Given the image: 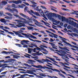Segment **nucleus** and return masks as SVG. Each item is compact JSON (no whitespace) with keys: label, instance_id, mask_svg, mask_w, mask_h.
<instances>
[{"label":"nucleus","instance_id":"obj_1","mask_svg":"<svg viewBox=\"0 0 78 78\" xmlns=\"http://www.w3.org/2000/svg\"><path fill=\"white\" fill-rule=\"evenodd\" d=\"M34 62H36V61L34 60L30 59L28 60V62H27V63H28V64H31V66H33V67H36V68H41V69H51V70H52L54 72H59L58 75H60V76H62V77H63V78H64L65 77V76L64 75L60 73L61 72L58 70L56 69H53L51 68H49L47 66H42L41 65H38L37 66L34 65Z\"/></svg>","mask_w":78,"mask_h":78},{"label":"nucleus","instance_id":"obj_2","mask_svg":"<svg viewBox=\"0 0 78 78\" xmlns=\"http://www.w3.org/2000/svg\"><path fill=\"white\" fill-rule=\"evenodd\" d=\"M62 21H64V22H66L67 23H69V25H72V26H76V23L74 22L73 21H72L70 20H69V19L66 18L64 17H62L61 18Z\"/></svg>","mask_w":78,"mask_h":78},{"label":"nucleus","instance_id":"obj_3","mask_svg":"<svg viewBox=\"0 0 78 78\" xmlns=\"http://www.w3.org/2000/svg\"><path fill=\"white\" fill-rule=\"evenodd\" d=\"M61 39H62L61 40L62 41V42L65 44H66V46H69V47H70L76 48H77V49H78V47L77 46L74 45H72L70 44V43L67 42V41H67V39H66V38L61 37Z\"/></svg>","mask_w":78,"mask_h":78},{"label":"nucleus","instance_id":"obj_4","mask_svg":"<svg viewBox=\"0 0 78 78\" xmlns=\"http://www.w3.org/2000/svg\"><path fill=\"white\" fill-rule=\"evenodd\" d=\"M18 24H9V25H11L12 27L13 28H17L18 27V28H20L22 27H25V25L24 24L21 23H17Z\"/></svg>","mask_w":78,"mask_h":78},{"label":"nucleus","instance_id":"obj_5","mask_svg":"<svg viewBox=\"0 0 78 78\" xmlns=\"http://www.w3.org/2000/svg\"><path fill=\"white\" fill-rule=\"evenodd\" d=\"M41 12L43 15V17H44L46 20H47V18L46 17V16H51V14L48 13V12H49L47 10H45L44 12L43 11H42Z\"/></svg>","mask_w":78,"mask_h":78},{"label":"nucleus","instance_id":"obj_6","mask_svg":"<svg viewBox=\"0 0 78 78\" xmlns=\"http://www.w3.org/2000/svg\"><path fill=\"white\" fill-rule=\"evenodd\" d=\"M19 32L20 33V34H22V35H23V36H25L26 37H28V38H29L30 37H31L32 38H33V39H37V38L36 37H34V36H33L32 35H30V36L29 35H28L27 34L22 33L23 32V31L22 30H21L20 31V32Z\"/></svg>","mask_w":78,"mask_h":78},{"label":"nucleus","instance_id":"obj_7","mask_svg":"<svg viewBox=\"0 0 78 78\" xmlns=\"http://www.w3.org/2000/svg\"><path fill=\"white\" fill-rule=\"evenodd\" d=\"M59 52L60 53V54L61 55H62V56H64L65 58H66V59H69V58H68V56L66 55H65L66 54V52L64 51H63L60 50L59 51Z\"/></svg>","mask_w":78,"mask_h":78},{"label":"nucleus","instance_id":"obj_8","mask_svg":"<svg viewBox=\"0 0 78 78\" xmlns=\"http://www.w3.org/2000/svg\"><path fill=\"white\" fill-rule=\"evenodd\" d=\"M7 10H8V11H10V12H17V13H18L19 12H18V10H17V9H16L14 8H12V9H10L9 8H7Z\"/></svg>","mask_w":78,"mask_h":78},{"label":"nucleus","instance_id":"obj_9","mask_svg":"<svg viewBox=\"0 0 78 78\" xmlns=\"http://www.w3.org/2000/svg\"><path fill=\"white\" fill-rule=\"evenodd\" d=\"M46 32H47V33H50V34H51L52 35H53L54 36V38H55V39H57L58 38V35L56 34H55L54 33H51V32L48 31L46 30Z\"/></svg>","mask_w":78,"mask_h":78},{"label":"nucleus","instance_id":"obj_10","mask_svg":"<svg viewBox=\"0 0 78 78\" xmlns=\"http://www.w3.org/2000/svg\"><path fill=\"white\" fill-rule=\"evenodd\" d=\"M41 50H43V51H47V50L46 49H44L43 48V47H44V48H47V47L44 45H41Z\"/></svg>","mask_w":78,"mask_h":78},{"label":"nucleus","instance_id":"obj_11","mask_svg":"<svg viewBox=\"0 0 78 78\" xmlns=\"http://www.w3.org/2000/svg\"><path fill=\"white\" fill-rule=\"evenodd\" d=\"M13 53L14 52L12 51H10V52H7L5 51H3L1 52L3 54H5V55H8V54H11V53Z\"/></svg>","mask_w":78,"mask_h":78},{"label":"nucleus","instance_id":"obj_12","mask_svg":"<svg viewBox=\"0 0 78 78\" xmlns=\"http://www.w3.org/2000/svg\"><path fill=\"white\" fill-rule=\"evenodd\" d=\"M53 15L54 17H58L59 19H61V15L58 14H56V13H53Z\"/></svg>","mask_w":78,"mask_h":78},{"label":"nucleus","instance_id":"obj_13","mask_svg":"<svg viewBox=\"0 0 78 78\" xmlns=\"http://www.w3.org/2000/svg\"><path fill=\"white\" fill-rule=\"evenodd\" d=\"M60 64L62 65V66H63L64 67H66V68H69V67L67 66H66V65H67V63L65 62L64 63L62 62H60Z\"/></svg>","mask_w":78,"mask_h":78},{"label":"nucleus","instance_id":"obj_14","mask_svg":"<svg viewBox=\"0 0 78 78\" xmlns=\"http://www.w3.org/2000/svg\"><path fill=\"white\" fill-rule=\"evenodd\" d=\"M14 3L16 4V5H19V4H21L22 3V1L20 0L15 1H14Z\"/></svg>","mask_w":78,"mask_h":78},{"label":"nucleus","instance_id":"obj_15","mask_svg":"<svg viewBox=\"0 0 78 78\" xmlns=\"http://www.w3.org/2000/svg\"><path fill=\"white\" fill-rule=\"evenodd\" d=\"M29 41L28 40H23L21 41V44H22V45H24V44L23 43H25L27 44L28 42H29Z\"/></svg>","mask_w":78,"mask_h":78},{"label":"nucleus","instance_id":"obj_16","mask_svg":"<svg viewBox=\"0 0 78 78\" xmlns=\"http://www.w3.org/2000/svg\"><path fill=\"white\" fill-rule=\"evenodd\" d=\"M0 21L2 23H4L5 25H7V24L5 23H6V20H5V19L4 18L1 19H0Z\"/></svg>","mask_w":78,"mask_h":78},{"label":"nucleus","instance_id":"obj_17","mask_svg":"<svg viewBox=\"0 0 78 78\" xmlns=\"http://www.w3.org/2000/svg\"><path fill=\"white\" fill-rule=\"evenodd\" d=\"M29 39L30 41H33V42H38V43H41V41L37 40H33L32 39H31L30 38H29Z\"/></svg>","mask_w":78,"mask_h":78},{"label":"nucleus","instance_id":"obj_18","mask_svg":"<svg viewBox=\"0 0 78 78\" xmlns=\"http://www.w3.org/2000/svg\"><path fill=\"white\" fill-rule=\"evenodd\" d=\"M47 58H48V59H50L51 61H53V62H55V63H58L57 62L55 61V59H54V58H53L50 57H47Z\"/></svg>","mask_w":78,"mask_h":78},{"label":"nucleus","instance_id":"obj_19","mask_svg":"<svg viewBox=\"0 0 78 78\" xmlns=\"http://www.w3.org/2000/svg\"><path fill=\"white\" fill-rule=\"evenodd\" d=\"M3 30H4V31H5V32H6L7 33H9V34H14V33H13L12 32H9V31H8V30H6L5 29H3Z\"/></svg>","mask_w":78,"mask_h":78},{"label":"nucleus","instance_id":"obj_20","mask_svg":"<svg viewBox=\"0 0 78 78\" xmlns=\"http://www.w3.org/2000/svg\"><path fill=\"white\" fill-rule=\"evenodd\" d=\"M3 62L4 63H7V62H8V61L6 60L5 61V60H0V63H1V62Z\"/></svg>","mask_w":78,"mask_h":78},{"label":"nucleus","instance_id":"obj_21","mask_svg":"<svg viewBox=\"0 0 78 78\" xmlns=\"http://www.w3.org/2000/svg\"><path fill=\"white\" fill-rule=\"evenodd\" d=\"M34 10H36V11H37L39 12H41V9H39V6H38L36 7V8H34Z\"/></svg>","mask_w":78,"mask_h":78},{"label":"nucleus","instance_id":"obj_22","mask_svg":"<svg viewBox=\"0 0 78 78\" xmlns=\"http://www.w3.org/2000/svg\"><path fill=\"white\" fill-rule=\"evenodd\" d=\"M5 14H7V15H8L10 17H12V15L9 12H6L5 13Z\"/></svg>","mask_w":78,"mask_h":78},{"label":"nucleus","instance_id":"obj_23","mask_svg":"<svg viewBox=\"0 0 78 78\" xmlns=\"http://www.w3.org/2000/svg\"><path fill=\"white\" fill-rule=\"evenodd\" d=\"M34 22H35V25H38L39 24V22H38V21H37V20H36L34 19Z\"/></svg>","mask_w":78,"mask_h":78},{"label":"nucleus","instance_id":"obj_24","mask_svg":"<svg viewBox=\"0 0 78 78\" xmlns=\"http://www.w3.org/2000/svg\"><path fill=\"white\" fill-rule=\"evenodd\" d=\"M13 58H15V59H18L19 58H20V56L17 55H13Z\"/></svg>","mask_w":78,"mask_h":78},{"label":"nucleus","instance_id":"obj_25","mask_svg":"<svg viewBox=\"0 0 78 78\" xmlns=\"http://www.w3.org/2000/svg\"><path fill=\"white\" fill-rule=\"evenodd\" d=\"M27 30H33V29L34 28L32 27H27Z\"/></svg>","mask_w":78,"mask_h":78},{"label":"nucleus","instance_id":"obj_26","mask_svg":"<svg viewBox=\"0 0 78 78\" xmlns=\"http://www.w3.org/2000/svg\"><path fill=\"white\" fill-rule=\"evenodd\" d=\"M28 73H30V74H31L32 75H36V74H35V73H34V72H33V71H30L29 70L28 71Z\"/></svg>","mask_w":78,"mask_h":78},{"label":"nucleus","instance_id":"obj_27","mask_svg":"<svg viewBox=\"0 0 78 78\" xmlns=\"http://www.w3.org/2000/svg\"><path fill=\"white\" fill-rule=\"evenodd\" d=\"M2 3L3 4V5H6L7 4V2H6V1H2Z\"/></svg>","mask_w":78,"mask_h":78},{"label":"nucleus","instance_id":"obj_28","mask_svg":"<svg viewBox=\"0 0 78 78\" xmlns=\"http://www.w3.org/2000/svg\"><path fill=\"white\" fill-rule=\"evenodd\" d=\"M5 19H9V20H11V19H12V17H9L8 16H6L5 17Z\"/></svg>","mask_w":78,"mask_h":78},{"label":"nucleus","instance_id":"obj_29","mask_svg":"<svg viewBox=\"0 0 78 78\" xmlns=\"http://www.w3.org/2000/svg\"><path fill=\"white\" fill-rule=\"evenodd\" d=\"M31 51H33V49H31V48H28V53H31Z\"/></svg>","mask_w":78,"mask_h":78},{"label":"nucleus","instance_id":"obj_30","mask_svg":"<svg viewBox=\"0 0 78 78\" xmlns=\"http://www.w3.org/2000/svg\"><path fill=\"white\" fill-rule=\"evenodd\" d=\"M35 47H36V49L37 50H38V51H41V48L37 47V45H36L35 46Z\"/></svg>","mask_w":78,"mask_h":78},{"label":"nucleus","instance_id":"obj_31","mask_svg":"<svg viewBox=\"0 0 78 78\" xmlns=\"http://www.w3.org/2000/svg\"><path fill=\"white\" fill-rule=\"evenodd\" d=\"M42 60H43V62H51V61L49 60L48 59H46V60L42 59Z\"/></svg>","mask_w":78,"mask_h":78},{"label":"nucleus","instance_id":"obj_32","mask_svg":"<svg viewBox=\"0 0 78 78\" xmlns=\"http://www.w3.org/2000/svg\"><path fill=\"white\" fill-rule=\"evenodd\" d=\"M24 66H25L26 67H30V68H31V66L30 65H29L28 64H27L26 63L24 64Z\"/></svg>","mask_w":78,"mask_h":78},{"label":"nucleus","instance_id":"obj_33","mask_svg":"<svg viewBox=\"0 0 78 78\" xmlns=\"http://www.w3.org/2000/svg\"><path fill=\"white\" fill-rule=\"evenodd\" d=\"M24 75H26V76H28L29 77H34V76L33 75H28V74H24Z\"/></svg>","mask_w":78,"mask_h":78},{"label":"nucleus","instance_id":"obj_34","mask_svg":"<svg viewBox=\"0 0 78 78\" xmlns=\"http://www.w3.org/2000/svg\"><path fill=\"white\" fill-rule=\"evenodd\" d=\"M5 67H8L9 68H15V67L14 66H5Z\"/></svg>","mask_w":78,"mask_h":78},{"label":"nucleus","instance_id":"obj_35","mask_svg":"<svg viewBox=\"0 0 78 78\" xmlns=\"http://www.w3.org/2000/svg\"><path fill=\"white\" fill-rule=\"evenodd\" d=\"M20 16H23V17H25V18H26V17H27V16L25 15H24L23 14L21 13H20Z\"/></svg>","mask_w":78,"mask_h":78},{"label":"nucleus","instance_id":"obj_36","mask_svg":"<svg viewBox=\"0 0 78 78\" xmlns=\"http://www.w3.org/2000/svg\"><path fill=\"white\" fill-rule=\"evenodd\" d=\"M49 49H50V50L51 51H58V50H54V49H53L52 48L49 47Z\"/></svg>","mask_w":78,"mask_h":78},{"label":"nucleus","instance_id":"obj_37","mask_svg":"<svg viewBox=\"0 0 78 78\" xmlns=\"http://www.w3.org/2000/svg\"><path fill=\"white\" fill-rule=\"evenodd\" d=\"M12 8H17V7L16 6V5L14 4H12Z\"/></svg>","mask_w":78,"mask_h":78},{"label":"nucleus","instance_id":"obj_38","mask_svg":"<svg viewBox=\"0 0 78 78\" xmlns=\"http://www.w3.org/2000/svg\"><path fill=\"white\" fill-rule=\"evenodd\" d=\"M59 48H60L61 50H67V48H62L60 46H59Z\"/></svg>","mask_w":78,"mask_h":78},{"label":"nucleus","instance_id":"obj_39","mask_svg":"<svg viewBox=\"0 0 78 78\" xmlns=\"http://www.w3.org/2000/svg\"><path fill=\"white\" fill-rule=\"evenodd\" d=\"M3 15V12L0 11V17H2Z\"/></svg>","mask_w":78,"mask_h":78},{"label":"nucleus","instance_id":"obj_40","mask_svg":"<svg viewBox=\"0 0 78 78\" xmlns=\"http://www.w3.org/2000/svg\"><path fill=\"white\" fill-rule=\"evenodd\" d=\"M62 9L63 11H69V9H65L64 8H62Z\"/></svg>","mask_w":78,"mask_h":78},{"label":"nucleus","instance_id":"obj_41","mask_svg":"<svg viewBox=\"0 0 78 78\" xmlns=\"http://www.w3.org/2000/svg\"><path fill=\"white\" fill-rule=\"evenodd\" d=\"M30 2H31V3H32V4H34L35 5H37V3H35V2L34 1H30Z\"/></svg>","mask_w":78,"mask_h":78},{"label":"nucleus","instance_id":"obj_42","mask_svg":"<svg viewBox=\"0 0 78 78\" xmlns=\"http://www.w3.org/2000/svg\"><path fill=\"white\" fill-rule=\"evenodd\" d=\"M30 6L31 7H32V8H35V7H36V6H37V5H30Z\"/></svg>","mask_w":78,"mask_h":78},{"label":"nucleus","instance_id":"obj_43","mask_svg":"<svg viewBox=\"0 0 78 78\" xmlns=\"http://www.w3.org/2000/svg\"><path fill=\"white\" fill-rule=\"evenodd\" d=\"M31 12L29 11V13L30 14H31V13H33V14H34V12H34V11H33L32 10H31Z\"/></svg>","mask_w":78,"mask_h":78},{"label":"nucleus","instance_id":"obj_44","mask_svg":"<svg viewBox=\"0 0 78 78\" xmlns=\"http://www.w3.org/2000/svg\"><path fill=\"white\" fill-rule=\"evenodd\" d=\"M34 14L36 15V16H39V14L36 12H35Z\"/></svg>","mask_w":78,"mask_h":78},{"label":"nucleus","instance_id":"obj_45","mask_svg":"<svg viewBox=\"0 0 78 78\" xmlns=\"http://www.w3.org/2000/svg\"><path fill=\"white\" fill-rule=\"evenodd\" d=\"M34 14L36 15V16H39V14L36 12H35Z\"/></svg>","mask_w":78,"mask_h":78},{"label":"nucleus","instance_id":"obj_46","mask_svg":"<svg viewBox=\"0 0 78 78\" xmlns=\"http://www.w3.org/2000/svg\"><path fill=\"white\" fill-rule=\"evenodd\" d=\"M49 44H51V46H52V47H54V46L55 45V44H54L53 43H50V42H49Z\"/></svg>","mask_w":78,"mask_h":78},{"label":"nucleus","instance_id":"obj_47","mask_svg":"<svg viewBox=\"0 0 78 78\" xmlns=\"http://www.w3.org/2000/svg\"><path fill=\"white\" fill-rule=\"evenodd\" d=\"M63 1L65 2L66 3H70V2H69V1H67L66 0H63Z\"/></svg>","mask_w":78,"mask_h":78},{"label":"nucleus","instance_id":"obj_48","mask_svg":"<svg viewBox=\"0 0 78 78\" xmlns=\"http://www.w3.org/2000/svg\"><path fill=\"white\" fill-rule=\"evenodd\" d=\"M35 60H37V62H40L41 63H42V62H41V60H39V59H35Z\"/></svg>","mask_w":78,"mask_h":78},{"label":"nucleus","instance_id":"obj_49","mask_svg":"<svg viewBox=\"0 0 78 78\" xmlns=\"http://www.w3.org/2000/svg\"><path fill=\"white\" fill-rule=\"evenodd\" d=\"M15 45H17V46H18L19 47H21V44H15Z\"/></svg>","mask_w":78,"mask_h":78},{"label":"nucleus","instance_id":"obj_50","mask_svg":"<svg viewBox=\"0 0 78 78\" xmlns=\"http://www.w3.org/2000/svg\"><path fill=\"white\" fill-rule=\"evenodd\" d=\"M41 8H43V9H45V10H46V9H47V8H46V7H45L44 6L41 5Z\"/></svg>","mask_w":78,"mask_h":78},{"label":"nucleus","instance_id":"obj_51","mask_svg":"<svg viewBox=\"0 0 78 78\" xmlns=\"http://www.w3.org/2000/svg\"><path fill=\"white\" fill-rule=\"evenodd\" d=\"M40 51H37L36 52V53H33V55H37V54H39V53H40Z\"/></svg>","mask_w":78,"mask_h":78},{"label":"nucleus","instance_id":"obj_52","mask_svg":"<svg viewBox=\"0 0 78 78\" xmlns=\"http://www.w3.org/2000/svg\"><path fill=\"white\" fill-rule=\"evenodd\" d=\"M30 43V44H30L31 45H32V46H33V47H34L36 46V45L35 44H33L32 43Z\"/></svg>","mask_w":78,"mask_h":78},{"label":"nucleus","instance_id":"obj_53","mask_svg":"<svg viewBox=\"0 0 78 78\" xmlns=\"http://www.w3.org/2000/svg\"><path fill=\"white\" fill-rule=\"evenodd\" d=\"M63 59L65 60V61L67 62H68V61H69V60L67 59L66 58H64Z\"/></svg>","mask_w":78,"mask_h":78},{"label":"nucleus","instance_id":"obj_54","mask_svg":"<svg viewBox=\"0 0 78 78\" xmlns=\"http://www.w3.org/2000/svg\"><path fill=\"white\" fill-rule=\"evenodd\" d=\"M13 33H15V34H16V35H18L19 34V33H18V32H16L15 31H13Z\"/></svg>","mask_w":78,"mask_h":78},{"label":"nucleus","instance_id":"obj_55","mask_svg":"<svg viewBox=\"0 0 78 78\" xmlns=\"http://www.w3.org/2000/svg\"><path fill=\"white\" fill-rule=\"evenodd\" d=\"M41 76H44V77L47 76L45 75V74H41Z\"/></svg>","mask_w":78,"mask_h":78},{"label":"nucleus","instance_id":"obj_56","mask_svg":"<svg viewBox=\"0 0 78 78\" xmlns=\"http://www.w3.org/2000/svg\"><path fill=\"white\" fill-rule=\"evenodd\" d=\"M44 24L45 25H46V26H47H47L50 25V24L48 23H44Z\"/></svg>","mask_w":78,"mask_h":78},{"label":"nucleus","instance_id":"obj_57","mask_svg":"<svg viewBox=\"0 0 78 78\" xmlns=\"http://www.w3.org/2000/svg\"><path fill=\"white\" fill-rule=\"evenodd\" d=\"M32 34L33 35H37V34H39V33H33Z\"/></svg>","mask_w":78,"mask_h":78},{"label":"nucleus","instance_id":"obj_58","mask_svg":"<svg viewBox=\"0 0 78 78\" xmlns=\"http://www.w3.org/2000/svg\"><path fill=\"white\" fill-rule=\"evenodd\" d=\"M41 55H43L42 53L37 54V56H41Z\"/></svg>","mask_w":78,"mask_h":78},{"label":"nucleus","instance_id":"obj_59","mask_svg":"<svg viewBox=\"0 0 78 78\" xmlns=\"http://www.w3.org/2000/svg\"><path fill=\"white\" fill-rule=\"evenodd\" d=\"M7 71H5V72H4L2 73H1V74H4V75H5V74H6V73H7Z\"/></svg>","mask_w":78,"mask_h":78},{"label":"nucleus","instance_id":"obj_60","mask_svg":"<svg viewBox=\"0 0 78 78\" xmlns=\"http://www.w3.org/2000/svg\"><path fill=\"white\" fill-rule=\"evenodd\" d=\"M16 22H22V21L20 20H16Z\"/></svg>","mask_w":78,"mask_h":78},{"label":"nucleus","instance_id":"obj_61","mask_svg":"<svg viewBox=\"0 0 78 78\" xmlns=\"http://www.w3.org/2000/svg\"><path fill=\"white\" fill-rule=\"evenodd\" d=\"M49 30H51V31H53V32L54 33H56V32H55V30H53V29H50Z\"/></svg>","mask_w":78,"mask_h":78},{"label":"nucleus","instance_id":"obj_62","mask_svg":"<svg viewBox=\"0 0 78 78\" xmlns=\"http://www.w3.org/2000/svg\"><path fill=\"white\" fill-rule=\"evenodd\" d=\"M58 33H60V34H61L62 35H64V34H63L60 31H59L58 32Z\"/></svg>","mask_w":78,"mask_h":78},{"label":"nucleus","instance_id":"obj_63","mask_svg":"<svg viewBox=\"0 0 78 78\" xmlns=\"http://www.w3.org/2000/svg\"><path fill=\"white\" fill-rule=\"evenodd\" d=\"M51 10H52V11H55V12H57V11H56V10L55 9H51Z\"/></svg>","mask_w":78,"mask_h":78},{"label":"nucleus","instance_id":"obj_64","mask_svg":"<svg viewBox=\"0 0 78 78\" xmlns=\"http://www.w3.org/2000/svg\"><path fill=\"white\" fill-rule=\"evenodd\" d=\"M67 24H64V27L65 28H66V27H67Z\"/></svg>","mask_w":78,"mask_h":78}]
</instances>
